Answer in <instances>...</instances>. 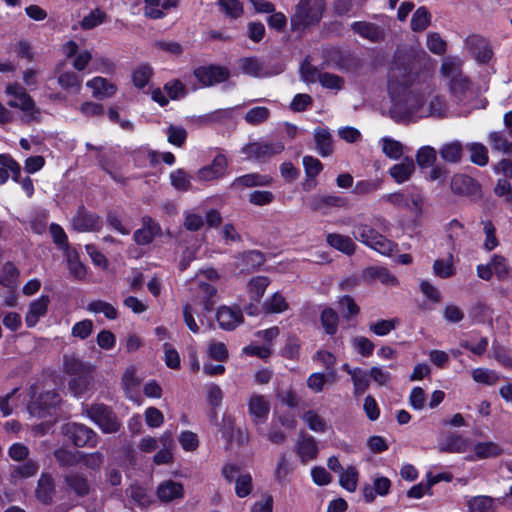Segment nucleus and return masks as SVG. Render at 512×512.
I'll use <instances>...</instances> for the list:
<instances>
[{"instance_id":"32","label":"nucleus","mask_w":512,"mask_h":512,"mask_svg":"<svg viewBox=\"0 0 512 512\" xmlns=\"http://www.w3.org/2000/svg\"><path fill=\"white\" fill-rule=\"evenodd\" d=\"M238 66L243 74L255 78H262L269 75L263 62L256 57L241 58L238 61Z\"/></svg>"},{"instance_id":"8","label":"nucleus","mask_w":512,"mask_h":512,"mask_svg":"<svg viewBox=\"0 0 512 512\" xmlns=\"http://www.w3.org/2000/svg\"><path fill=\"white\" fill-rule=\"evenodd\" d=\"M6 94L12 98L8 104L13 108H19L24 113L26 121L38 119L40 113L39 109L23 86L10 84L6 87Z\"/></svg>"},{"instance_id":"20","label":"nucleus","mask_w":512,"mask_h":512,"mask_svg":"<svg viewBox=\"0 0 512 512\" xmlns=\"http://www.w3.org/2000/svg\"><path fill=\"white\" fill-rule=\"evenodd\" d=\"M56 493L55 482L51 474L42 473L37 482L35 497L44 505H50Z\"/></svg>"},{"instance_id":"45","label":"nucleus","mask_w":512,"mask_h":512,"mask_svg":"<svg viewBox=\"0 0 512 512\" xmlns=\"http://www.w3.org/2000/svg\"><path fill=\"white\" fill-rule=\"evenodd\" d=\"M58 84L62 89L79 92L82 86V78L73 71H67L58 76Z\"/></svg>"},{"instance_id":"2","label":"nucleus","mask_w":512,"mask_h":512,"mask_svg":"<svg viewBox=\"0 0 512 512\" xmlns=\"http://www.w3.org/2000/svg\"><path fill=\"white\" fill-rule=\"evenodd\" d=\"M441 74L448 81L451 94L467 110L485 108L486 100L477 99L474 84L462 72V61L457 57H446L441 65Z\"/></svg>"},{"instance_id":"22","label":"nucleus","mask_w":512,"mask_h":512,"mask_svg":"<svg viewBox=\"0 0 512 512\" xmlns=\"http://www.w3.org/2000/svg\"><path fill=\"white\" fill-rule=\"evenodd\" d=\"M451 189L456 194L471 196L478 194L480 187L473 178L457 174L451 179Z\"/></svg>"},{"instance_id":"31","label":"nucleus","mask_w":512,"mask_h":512,"mask_svg":"<svg viewBox=\"0 0 512 512\" xmlns=\"http://www.w3.org/2000/svg\"><path fill=\"white\" fill-rule=\"evenodd\" d=\"M9 173L12 174V179L18 182L21 173V166L11 156L0 154V185L7 182Z\"/></svg>"},{"instance_id":"5","label":"nucleus","mask_w":512,"mask_h":512,"mask_svg":"<svg viewBox=\"0 0 512 512\" xmlns=\"http://www.w3.org/2000/svg\"><path fill=\"white\" fill-rule=\"evenodd\" d=\"M324 8V0H300L291 17L292 29L299 31L317 24L322 18Z\"/></svg>"},{"instance_id":"47","label":"nucleus","mask_w":512,"mask_h":512,"mask_svg":"<svg viewBox=\"0 0 512 512\" xmlns=\"http://www.w3.org/2000/svg\"><path fill=\"white\" fill-rule=\"evenodd\" d=\"M354 384V392L356 395L363 394L370 385L369 373L359 368L348 370Z\"/></svg>"},{"instance_id":"19","label":"nucleus","mask_w":512,"mask_h":512,"mask_svg":"<svg viewBox=\"0 0 512 512\" xmlns=\"http://www.w3.org/2000/svg\"><path fill=\"white\" fill-rule=\"evenodd\" d=\"M415 171L416 165L414 160L406 156L401 162L391 166L388 173L397 184H403L411 179Z\"/></svg>"},{"instance_id":"58","label":"nucleus","mask_w":512,"mask_h":512,"mask_svg":"<svg viewBox=\"0 0 512 512\" xmlns=\"http://www.w3.org/2000/svg\"><path fill=\"white\" fill-rule=\"evenodd\" d=\"M79 454L64 448L54 451V457L60 467H73L79 462Z\"/></svg>"},{"instance_id":"11","label":"nucleus","mask_w":512,"mask_h":512,"mask_svg":"<svg viewBox=\"0 0 512 512\" xmlns=\"http://www.w3.org/2000/svg\"><path fill=\"white\" fill-rule=\"evenodd\" d=\"M219 431L226 441V450H230L236 442L238 446L248 443L249 435L241 428H236L235 418L230 414H224L219 424Z\"/></svg>"},{"instance_id":"12","label":"nucleus","mask_w":512,"mask_h":512,"mask_svg":"<svg viewBox=\"0 0 512 512\" xmlns=\"http://www.w3.org/2000/svg\"><path fill=\"white\" fill-rule=\"evenodd\" d=\"M284 150L282 142H254L242 148V153L249 159L265 161Z\"/></svg>"},{"instance_id":"64","label":"nucleus","mask_w":512,"mask_h":512,"mask_svg":"<svg viewBox=\"0 0 512 512\" xmlns=\"http://www.w3.org/2000/svg\"><path fill=\"white\" fill-rule=\"evenodd\" d=\"M264 308L267 312L281 313L288 308V304L280 293H275L269 300L265 302Z\"/></svg>"},{"instance_id":"24","label":"nucleus","mask_w":512,"mask_h":512,"mask_svg":"<svg viewBox=\"0 0 512 512\" xmlns=\"http://www.w3.org/2000/svg\"><path fill=\"white\" fill-rule=\"evenodd\" d=\"M86 86L92 90L93 96L99 99L110 98L117 92L115 84L99 76L87 81Z\"/></svg>"},{"instance_id":"18","label":"nucleus","mask_w":512,"mask_h":512,"mask_svg":"<svg viewBox=\"0 0 512 512\" xmlns=\"http://www.w3.org/2000/svg\"><path fill=\"white\" fill-rule=\"evenodd\" d=\"M362 276L367 283L379 281L383 285L390 287L397 286L399 284L397 277L385 267H368L363 270Z\"/></svg>"},{"instance_id":"16","label":"nucleus","mask_w":512,"mask_h":512,"mask_svg":"<svg viewBox=\"0 0 512 512\" xmlns=\"http://www.w3.org/2000/svg\"><path fill=\"white\" fill-rule=\"evenodd\" d=\"M347 201L345 198L336 195H313L308 201V207L313 211L327 213L331 207H344Z\"/></svg>"},{"instance_id":"53","label":"nucleus","mask_w":512,"mask_h":512,"mask_svg":"<svg viewBox=\"0 0 512 512\" xmlns=\"http://www.w3.org/2000/svg\"><path fill=\"white\" fill-rule=\"evenodd\" d=\"M436 150L431 146H423L416 153V162L420 168L433 166L436 161Z\"/></svg>"},{"instance_id":"50","label":"nucleus","mask_w":512,"mask_h":512,"mask_svg":"<svg viewBox=\"0 0 512 512\" xmlns=\"http://www.w3.org/2000/svg\"><path fill=\"white\" fill-rule=\"evenodd\" d=\"M431 21V15L425 7L418 8L411 19V29L415 32L425 30Z\"/></svg>"},{"instance_id":"60","label":"nucleus","mask_w":512,"mask_h":512,"mask_svg":"<svg viewBox=\"0 0 512 512\" xmlns=\"http://www.w3.org/2000/svg\"><path fill=\"white\" fill-rule=\"evenodd\" d=\"M303 420L312 431L325 432L327 429L325 420L313 410L305 412L303 415Z\"/></svg>"},{"instance_id":"21","label":"nucleus","mask_w":512,"mask_h":512,"mask_svg":"<svg viewBox=\"0 0 512 512\" xmlns=\"http://www.w3.org/2000/svg\"><path fill=\"white\" fill-rule=\"evenodd\" d=\"M315 74H317V80L326 89L340 90L343 88V79L339 76L331 73H317L313 71L310 74L309 68L302 67V75L305 81H315Z\"/></svg>"},{"instance_id":"51","label":"nucleus","mask_w":512,"mask_h":512,"mask_svg":"<svg viewBox=\"0 0 512 512\" xmlns=\"http://www.w3.org/2000/svg\"><path fill=\"white\" fill-rule=\"evenodd\" d=\"M470 152V160L479 166H485L488 163V150L481 143H470L467 145Z\"/></svg>"},{"instance_id":"35","label":"nucleus","mask_w":512,"mask_h":512,"mask_svg":"<svg viewBox=\"0 0 512 512\" xmlns=\"http://www.w3.org/2000/svg\"><path fill=\"white\" fill-rule=\"evenodd\" d=\"M434 276L441 279H449L456 274L453 253L450 252L446 258L436 259L432 265Z\"/></svg>"},{"instance_id":"40","label":"nucleus","mask_w":512,"mask_h":512,"mask_svg":"<svg viewBox=\"0 0 512 512\" xmlns=\"http://www.w3.org/2000/svg\"><path fill=\"white\" fill-rule=\"evenodd\" d=\"M474 452L478 459L496 458L504 453V449L497 443L478 442L474 446Z\"/></svg>"},{"instance_id":"34","label":"nucleus","mask_w":512,"mask_h":512,"mask_svg":"<svg viewBox=\"0 0 512 512\" xmlns=\"http://www.w3.org/2000/svg\"><path fill=\"white\" fill-rule=\"evenodd\" d=\"M488 141L493 150L512 155V133L507 131L491 132Z\"/></svg>"},{"instance_id":"26","label":"nucleus","mask_w":512,"mask_h":512,"mask_svg":"<svg viewBox=\"0 0 512 512\" xmlns=\"http://www.w3.org/2000/svg\"><path fill=\"white\" fill-rule=\"evenodd\" d=\"M157 496L162 502H171L184 496L183 485L173 480H166L157 487Z\"/></svg>"},{"instance_id":"37","label":"nucleus","mask_w":512,"mask_h":512,"mask_svg":"<svg viewBox=\"0 0 512 512\" xmlns=\"http://www.w3.org/2000/svg\"><path fill=\"white\" fill-rule=\"evenodd\" d=\"M446 233L453 252L459 249L467 239L464 226L457 220H453L448 224Z\"/></svg>"},{"instance_id":"57","label":"nucleus","mask_w":512,"mask_h":512,"mask_svg":"<svg viewBox=\"0 0 512 512\" xmlns=\"http://www.w3.org/2000/svg\"><path fill=\"white\" fill-rule=\"evenodd\" d=\"M218 4L221 11L231 19L239 18L243 13V7L239 0H219Z\"/></svg>"},{"instance_id":"46","label":"nucleus","mask_w":512,"mask_h":512,"mask_svg":"<svg viewBox=\"0 0 512 512\" xmlns=\"http://www.w3.org/2000/svg\"><path fill=\"white\" fill-rule=\"evenodd\" d=\"M153 71L148 64H141L132 71V82L137 88H144L150 81Z\"/></svg>"},{"instance_id":"27","label":"nucleus","mask_w":512,"mask_h":512,"mask_svg":"<svg viewBox=\"0 0 512 512\" xmlns=\"http://www.w3.org/2000/svg\"><path fill=\"white\" fill-rule=\"evenodd\" d=\"M72 225L75 230L80 232L91 231L100 226L99 217L93 213L87 212L84 208H79L74 216Z\"/></svg>"},{"instance_id":"9","label":"nucleus","mask_w":512,"mask_h":512,"mask_svg":"<svg viewBox=\"0 0 512 512\" xmlns=\"http://www.w3.org/2000/svg\"><path fill=\"white\" fill-rule=\"evenodd\" d=\"M87 416L94 421L104 433H116L121 427L116 414L104 404L96 403L87 405L85 408Z\"/></svg>"},{"instance_id":"4","label":"nucleus","mask_w":512,"mask_h":512,"mask_svg":"<svg viewBox=\"0 0 512 512\" xmlns=\"http://www.w3.org/2000/svg\"><path fill=\"white\" fill-rule=\"evenodd\" d=\"M352 233L356 240L384 256H390L397 247L393 241L387 239L376 231L374 227L367 224H356Z\"/></svg>"},{"instance_id":"6","label":"nucleus","mask_w":512,"mask_h":512,"mask_svg":"<svg viewBox=\"0 0 512 512\" xmlns=\"http://www.w3.org/2000/svg\"><path fill=\"white\" fill-rule=\"evenodd\" d=\"M65 373L74 377L69 381V389L76 395H82L91 384L93 368L74 357L64 356Z\"/></svg>"},{"instance_id":"36","label":"nucleus","mask_w":512,"mask_h":512,"mask_svg":"<svg viewBox=\"0 0 512 512\" xmlns=\"http://www.w3.org/2000/svg\"><path fill=\"white\" fill-rule=\"evenodd\" d=\"M498 499L486 495L471 497L467 501L468 512H496Z\"/></svg>"},{"instance_id":"39","label":"nucleus","mask_w":512,"mask_h":512,"mask_svg":"<svg viewBox=\"0 0 512 512\" xmlns=\"http://www.w3.org/2000/svg\"><path fill=\"white\" fill-rule=\"evenodd\" d=\"M382 152L386 157L392 160H399L404 154L405 147L400 142L391 137H382L379 141Z\"/></svg>"},{"instance_id":"29","label":"nucleus","mask_w":512,"mask_h":512,"mask_svg":"<svg viewBox=\"0 0 512 512\" xmlns=\"http://www.w3.org/2000/svg\"><path fill=\"white\" fill-rule=\"evenodd\" d=\"M315 150L322 157H327L333 153L332 135L327 128L317 127L314 130Z\"/></svg>"},{"instance_id":"38","label":"nucleus","mask_w":512,"mask_h":512,"mask_svg":"<svg viewBox=\"0 0 512 512\" xmlns=\"http://www.w3.org/2000/svg\"><path fill=\"white\" fill-rule=\"evenodd\" d=\"M326 240L331 247L341 251L346 255H352L355 252L356 244L352 238L347 235L330 233L327 235Z\"/></svg>"},{"instance_id":"13","label":"nucleus","mask_w":512,"mask_h":512,"mask_svg":"<svg viewBox=\"0 0 512 512\" xmlns=\"http://www.w3.org/2000/svg\"><path fill=\"white\" fill-rule=\"evenodd\" d=\"M465 47L471 57L480 64L488 63L493 56V51L489 41L479 35H471L467 37L465 40Z\"/></svg>"},{"instance_id":"54","label":"nucleus","mask_w":512,"mask_h":512,"mask_svg":"<svg viewBox=\"0 0 512 512\" xmlns=\"http://www.w3.org/2000/svg\"><path fill=\"white\" fill-rule=\"evenodd\" d=\"M88 310L94 314H103L110 320L117 318V311L114 306L102 300L91 302L88 305Z\"/></svg>"},{"instance_id":"28","label":"nucleus","mask_w":512,"mask_h":512,"mask_svg":"<svg viewBox=\"0 0 512 512\" xmlns=\"http://www.w3.org/2000/svg\"><path fill=\"white\" fill-rule=\"evenodd\" d=\"M272 178L268 175H262L259 173H250L239 176L234 179L231 183V188H251L257 186H268L270 185Z\"/></svg>"},{"instance_id":"7","label":"nucleus","mask_w":512,"mask_h":512,"mask_svg":"<svg viewBox=\"0 0 512 512\" xmlns=\"http://www.w3.org/2000/svg\"><path fill=\"white\" fill-rule=\"evenodd\" d=\"M31 394L32 400L28 404L27 409L33 417L44 418L48 415H53L62 402L61 396L54 390L41 393L35 398L36 392L34 387H31Z\"/></svg>"},{"instance_id":"10","label":"nucleus","mask_w":512,"mask_h":512,"mask_svg":"<svg viewBox=\"0 0 512 512\" xmlns=\"http://www.w3.org/2000/svg\"><path fill=\"white\" fill-rule=\"evenodd\" d=\"M62 431L76 447H95L98 444L96 432L83 424L67 423L63 426Z\"/></svg>"},{"instance_id":"62","label":"nucleus","mask_w":512,"mask_h":512,"mask_svg":"<svg viewBox=\"0 0 512 512\" xmlns=\"http://www.w3.org/2000/svg\"><path fill=\"white\" fill-rule=\"evenodd\" d=\"M79 454V461H82L86 468L97 471L101 468L104 462V456L101 452L94 453H81Z\"/></svg>"},{"instance_id":"55","label":"nucleus","mask_w":512,"mask_h":512,"mask_svg":"<svg viewBox=\"0 0 512 512\" xmlns=\"http://www.w3.org/2000/svg\"><path fill=\"white\" fill-rule=\"evenodd\" d=\"M339 474L340 485L350 492L355 491L358 482V471L356 468L352 466L348 467Z\"/></svg>"},{"instance_id":"14","label":"nucleus","mask_w":512,"mask_h":512,"mask_svg":"<svg viewBox=\"0 0 512 512\" xmlns=\"http://www.w3.org/2000/svg\"><path fill=\"white\" fill-rule=\"evenodd\" d=\"M248 412L259 434L263 433L261 424H264L270 412V403L263 395L254 394L248 401Z\"/></svg>"},{"instance_id":"56","label":"nucleus","mask_w":512,"mask_h":512,"mask_svg":"<svg viewBox=\"0 0 512 512\" xmlns=\"http://www.w3.org/2000/svg\"><path fill=\"white\" fill-rule=\"evenodd\" d=\"M492 273H494L499 280H507L510 278V268L507 265L506 259L499 255H494L491 262Z\"/></svg>"},{"instance_id":"42","label":"nucleus","mask_w":512,"mask_h":512,"mask_svg":"<svg viewBox=\"0 0 512 512\" xmlns=\"http://www.w3.org/2000/svg\"><path fill=\"white\" fill-rule=\"evenodd\" d=\"M467 445L468 442L465 438L458 434H451L440 443L439 450L441 452L461 453L466 450Z\"/></svg>"},{"instance_id":"15","label":"nucleus","mask_w":512,"mask_h":512,"mask_svg":"<svg viewBox=\"0 0 512 512\" xmlns=\"http://www.w3.org/2000/svg\"><path fill=\"white\" fill-rule=\"evenodd\" d=\"M195 77L204 86H213L226 81L230 77V71L221 66H201L194 70Z\"/></svg>"},{"instance_id":"61","label":"nucleus","mask_w":512,"mask_h":512,"mask_svg":"<svg viewBox=\"0 0 512 512\" xmlns=\"http://www.w3.org/2000/svg\"><path fill=\"white\" fill-rule=\"evenodd\" d=\"M49 297L41 296L39 299L35 300L31 303L30 309L27 315V320L29 319H38L40 317H44L48 308Z\"/></svg>"},{"instance_id":"33","label":"nucleus","mask_w":512,"mask_h":512,"mask_svg":"<svg viewBox=\"0 0 512 512\" xmlns=\"http://www.w3.org/2000/svg\"><path fill=\"white\" fill-rule=\"evenodd\" d=\"M145 3V16L152 19H160L164 17L165 10L176 7L177 0H143Z\"/></svg>"},{"instance_id":"30","label":"nucleus","mask_w":512,"mask_h":512,"mask_svg":"<svg viewBox=\"0 0 512 512\" xmlns=\"http://www.w3.org/2000/svg\"><path fill=\"white\" fill-rule=\"evenodd\" d=\"M160 232L159 225L150 217L143 218V227L134 232V240L139 245H146L152 242L154 237Z\"/></svg>"},{"instance_id":"41","label":"nucleus","mask_w":512,"mask_h":512,"mask_svg":"<svg viewBox=\"0 0 512 512\" xmlns=\"http://www.w3.org/2000/svg\"><path fill=\"white\" fill-rule=\"evenodd\" d=\"M296 452L302 461L316 458L318 447L315 439L312 436H303L297 444Z\"/></svg>"},{"instance_id":"25","label":"nucleus","mask_w":512,"mask_h":512,"mask_svg":"<svg viewBox=\"0 0 512 512\" xmlns=\"http://www.w3.org/2000/svg\"><path fill=\"white\" fill-rule=\"evenodd\" d=\"M227 168V159L224 155H217L212 164L203 167L198 171V178L204 181H210L221 177Z\"/></svg>"},{"instance_id":"3","label":"nucleus","mask_w":512,"mask_h":512,"mask_svg":"<svg viewBox=\"0 0 512 512\" xmlns=\"http://www.w3.org/2000/svg\"><path fill=\"white\" fill-rule=\"evenodd\" d=\"M201 271L202 274L189 283V290L195 295V299L192 305H187L184 308V320L187 321L194 320L195 316L208 318V313L213 310L216 289L204 281L202 276L210 280H217L219 277L214 268H206Z\"/></svg>"},{"instance_id":"49","label":"nucleus","mask_w":512,"mask_h":512,"mask_svg":"<svg viewBox=\"0 0 512 512\" xmlns=\"http://www.w3.org/2000/svg\"><path fill=\"white\" fill-rule=\"evenodd\" d=\"M269 283V279L265 276H257L252 278L248 284V293L250 294L251 299L254 301H259L264 295V292Z\"/></svg>"},{"instance_id":"63","label":"nucleus","mask_w":512,"mask_h":512,"mask_svg":"<svg viewBox=\"0 0 512 512\" xmlns=\"http://www.w3.org/2000/svg\"><path fill=\"white\" fill-rule=\"evenodd\" d=\"M419 289L429 301L433 303H439L441 301V292L429 280H421L419 283Z\"/></svg>"},{"instance_id":"48","label":"nucleus","mask_w":512,"mask_h":512,"mask_svg":"<svg viewBox=\"0 0 512 512\" xmlns=\"http://www.w3.org/2000/svg\"><path fill=\"white\" fill-rule=\"evenodd\" d=\"M440 155L446 162L456 163L462 156V145L459 141H454L443 145L440 149Z\"/></svg>"},{"instance_id":"44","label":"nucleus","mask_w":512,"mask_h":512,"mask_svg":"<svg viewBox=\"0 0 512 512\" xmlns=\"http://www.w3.org/2000/svg\"><path fill=\"white\" fill-rule=\"evenodd\" d=\"M19 270L11 263L7 262L2 268L0 275V284L4 287L13 289L18 285Z\"/></svg>"},{"instance_id":"59","label":"nucleus","mask_w":512,"mask_h":512,"mask_svg":"<svg viewBox=\"0 0 512 512\" xmlns=\"http://www.w3.org/2000/svg\"><path fill=\"white\" fill-rule=\"evenodd\" d=\"M270 111L266 107L258 106L250 109L245 114V121L251 125H258L268 120Z\"/></svg>"},{"instance_id":"23","label":"nucleus","mask_w":512,"mask_h":512,"mask_svg":"<svg viewBox=\"0 0 512 512\" xmlns=\"http://www.w3.org/2000/svg\"><path fill=\"white\" fill-rule=\"evenodd\" d=\"M64 481L69 489L79 497H85L91 491L89 481L82 473L71 471L64 476Z\"/></svg>"},{"instance_id":"17","label":"nucleus","mask_w":512,"mask_h":512,"mask_svg":"<svg viewBox=\"0 0 512 512\" xmlns=\"http://www.w3.org/2000/svg\"><path fill=\"white\" fill-rule=\"evenodd\" d=\"M351 29L361 38L373 43L380 42L385 37V32L382 27L367 21L353 22L351 24Z\"/></svg>"},{"instance_id":"1","label":"nucleus","mask_w":512,"mask_h":512,"mask_svg":"<svg viewBox=\"0 0 512 512\" xmlns=\"http://www.w3.org/2000/svg\"><path fill=\"white\" fill-rule=\"evenodd\" d=\"M389 116L396 122H417L428 117H444L448 105L432 83L416 72L411 53L397 52L387 74Z\"/></svg>"},{"instance_id":"52","label":"nucleus","mask_w":512,"mask_h":512,"mask_svg":"<svg viewBox=\"0 0 512 512\" xmlns=\"http://www.w3.org/2000/svg\"><path fill=\"white\" fill-rule=\"evenodd\" d=\"M191 176L183 169H177L170 173L171 185L179 191H188L191 189Z\"/></svg>"},{"instance_id":"43","label":"nucleus","mask_w":512,"mask_h":512,"mask_svg":"<svg viewBox=\"0 0 512 512\" xmlns=\"http://www.w3.org/2000/svg\"><path fill=\"white\" fill-rule=\"evenodd\" d=\"M39 464L33 459H28L21 465L14 466L11 470L10 477L13 480L29 478L38 472Z\"/></svg>"}]
</instances>
